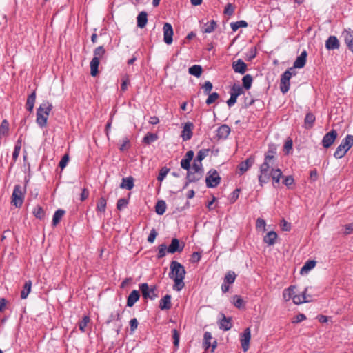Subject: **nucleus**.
<instances>
[{
  "instance_id": "864d4df0",
  "label": "nucleus",
  "mask_w": 353,
  "mask_h": 353,
  "mask_svg": "<svg viewBox=\"0 0 353 353\" xmlns=\"http://www.w3.org/2000/svg\"><path fill=\"white\" fill-rule=\"evenodd\" d=\"M208 95V99L205 101V103L209 105L214 103L219 98V94L217 92H212L210 93Z\"/></svg>"
},
{
  "instance_id": "9d476101",
  "label": "nucleus",
  "mask_w": 353,
  "mask_h": 353,
  "mask_svg": "<svg viewBox=\"0 0 353 353\" xmlns=\"http://www.w3.org/2000/svg\"><path fill=\"white\" fill-rule=\"evenodd\" d=\"M243 93V88L239 84L234 83L230 91V97L227 101L228 105L229 107L234 105L236 103L238 97Z\"/></svg>"
},
{
  "instance_id": "e2e57ef3",
  "label": "nucleus",
  "mask_w": 353,
  "mask_h": 353,
  "mask_svg": "<svg viewBox=\"0 0 353 353\" xmlns=\"http://www.w3.org/2000/svg\"><path fill=\"white\" fill-rule=\"evenodd\" d=\"M130 83L129 77L125 74L122 78V83L121 85V90L125 92L128 89V85Z\"/></svg>"
},
{
  "instance_id": "de8ad7c7",
  "label": "nucleus",
  "mask_w": 353,
  "mask_h": 353,
  "mask_svg": "<svg viewBox=\"0 0 353 353\" xmlns=\"http://www.w3.org/2000/svg\"><path fill=\"white\" fill-rule=\"evenodd\" d=\"M232 304L238 309L241 308L244 305V301L239 295L232 296Z\"/></svg>"
},
{
  "instance_id": "f3484780",
  "label": "nucleus",
  "mask_w": 353,
  "mask_h": 353,
  "mask_svg": "<svg viewBox=\"0 0 353 353\" xmlns=\"http://www.w3.org/2000/svg\"><path fill=\"white\" fill-rule=\"evenodd\" d=\"M342 35L347 48L353 53V30L351 28L345 29Z\"/></svg>"
},
{
  "instance_id": "58836bf2",
  "label": "nucleus",
  "mask_w": 353,
  "mask_h": 353,
  "mask_svg": "<svg viewBox=\"0 0 353 353\" xmlns=\"http://www.w3.org/2000/svg\"><path fill=\"white\" fill-rule=\"evenodd\" d=\"M253 81L252 76L250 74H247L245 76H243L242 79V83H243V89L245 88V90L250 89L252 86V83Z\"/></svg>"
},
{
  "instance_id": "423d86ee",
  "label": "nucleus",
  "mask_w": 353,
  "mask_h": 353,
  "mask_svg": "<svg viewBox=\"0 0 353 353\" xmlns=\"http://www.w3.org/2000/svg\"><path fill=\"white\" fill-rule=\"evenodd\" d=\"M139 287L144 299L154 300L159 296L156 292L157 290L156 285L150 287L147 283H143L139 284Z\"/></svg>"
},
{
  "instance_id": "0eeeda50",
  "label": "nucleus",
  "mask_w": 353,
  "mask_h": 353,
  "mask_svg": "<svg viewBox=\"0 0 353 353\" xmlns=\"http://www.w3.org/2000/svg\"><path fill=\"white\" fill-rule=\"evenodd\" d=\"M170 278H185L186 271L184 266L176 261H172L170 265Z\"/></svg>"
},
{
  "instance_id": "603ef678",
  "label": "nucleus",
  "mask_w": 353,
  "mask_h": 353,
  "mask_svg": "<svg viewBox=\"0 0 353 353\" xmlns=\"http://www.w3.org/2000/svg\"><path fill=\"white\" fill-rule=\"evenodd\" d=\"M90 317L88 316H84L81 321L79 323V327L81 332H84L85 331V327L88 325V323L90 322Z\"/></svg>"
},
{
  "instance_id": "338daca9",
  "label": "nucleus",
  "mask_w": 353,
  "mask_h": 353,
  "mask_svg": "<svg viewBox=\"0 0 353 353\" xmlns=\"http://www.w3.org/2000/svg\"><path fill=\"white\" fill-rule=\"evenodd\" d=\"M202 164L201 163H197L196 161H194L192 167L190 168V170L193 172L201 173L202 174L203 173V169L201 168Z\"/></svg>"
},
{
  "instance_id": "ddd939ff",
  "label": "nucleus",
  "mask_w": 353,
  "mask_h": 353,
  "mask_svg": "<svg viewBox=\"0 0 353 353\" xmlns=\"http://www.w3.org/2000/svg\"><path fill=\"white\" fill-rule=\"evenodd\" d=\"M163 41L168 44L170 45L173 41V28L170 23H165L163 25Z\"/></svg>"
},
{
  "instance_id": "72a5a7b5",
  "label": "nucleus",
  "mask_w": 353,
  "mask_h": 353,
  "mask_svg": "<svg viewBox=\"0 0 353 353\" xmlns=\"http://www.w3.org/2000/svg\"><path fill=\"white\" fill-rule=\"evenodd\" d=\"M65 213V210L62 209H59L57 211H55L52 218V226H56L61 221Z\"/></svg>"
},
{
  "instance_id": "473e14b6",
  "label": "nucleus",
  "mask_w": 353,
  "mask_h": 353,
  "mask_svg": "<svg viewBox=\"0 0 353 353\" xmlns=\"http://www.w3.org/2000/svg\"><path fill=\"white\" fill-rule=\"evenodd\" d=\"M188 72L190 74L199 78L202 74L203 68L200 65H194L189 68Z\"/></svg>"
},
{
  "instance_id": "c9c22d12",
  "label": "nucleus",
  "mask_w": 353,
  "mask_h": 353,
  "mask_svg": "<svg viewBox=\"0 0 353 353\" xmlns=\"http://www.w3.org/2000/svg\"><path fill=\"white\" fill-rule=\"evenodd\" d=\"M32 281L30 280L26 281L23 285V289L21 292V298L25 299L28 297L31 291Z\"/></svg>"
},
{
  "instance_id": "4d7b16f0",
  "label": "nucleus",
  "mask_w": 353,
  "mask_h": 353,
  "mask_svg": "<svg viewBox=\"0 0 353 353\" xmlns=\"http://www.w3.org/2000/svg\"><path fill=\"white\" fill-rule=\"evenodd\" d=\"M128 199L125 198H121L117 201V208L118 210H122L123 208H126L128 204Z\"/></svg>"
},
{
  "instance_id": "f257e3e1",
  "label": "nucleus",
  "mask_w": 353,
  "mask_h": 353,
  "mask_svg": "<svg viewBox=\"0 0 353 353\" xmlns=\"http://www.w3.org/2000/svg\"><path fill=\"white\" fill-rule=\"evenodd\" d=\"M52 108V103L48 101H43L37 108L36 122L40 128H43L47 125L48 118Z\"/></svg>"
},
{
  "instance_id": "b1692460",
  "label": "nucleus",
  "mask_w": 353,
  "mask_h": 353,
  "mask_svg": "<svg viewBox=\"0 0 353 353\" xmlns=\"http://www.w3.org/2000/svg\"><path fill=\"white\" fill-rule=\"evenodd\" d=\"M171 299V295H165L159 301V308L161 310H170L172 307Z\"/></svg>"
},
{
  "instance_id": "a211bd4d",
  "label": "nucleus",
  "mask_w": 353,
  "mask_h": 353,
  "mask_svg": "<svg viewBox=\"0 0 353 353\" xmlns=\"http://www.w3.org/2000/svg\"><path fill=\"white\" fill-rule=\"evenodd\" d=\"M325 48L327 50H338L340 48V42L336 36H330L325 41Z\"/></svg>"
},
{
  "instance_id": "9b49d317",
  "label": "nucleus",
  "mask_w": 353,
  "mask_h": 353,
  "mask_svg": "<svg viewBox=\"0 0 353 353\" xmlns=\"http://www.w3.org/2000/svg\"><path fill=\"white\" fill-rule=\"evenodd\" d=\"M185 247V243L183 241H180L176 238H173L171 241V243L168 245L167 252L170 254H174L175 252H181Z\"/></svg>"
},
{
  "instance_id": "6e6552de",
  "label": "nucleus",
  "mask_w": 353,
  "mask_h": 353,
  "mask_svg": "<svg viewBox=\"0 0 353 353\" xmlns=\"http://www.w3.org/2000/svg\"><path fill=\"white\" fill-rule=\"evenodd\" d=\"M221 178L218 172L214 169H211L207 173L205 178L206 186L208 188H214L219 185Z\"/></svg>"
},
{
  "instance_id": "f704fd0d",
  "label": "nucleus",
  "mask_w": 353,
  "mask_h": 353,
  "mask_svg": "<svg viewBox=\"0 0 353 353\" xmlns=\"http://www.w3.org/2000/svg\"><path fill=\"white\" fill-rule=\"evenodd\" d=\"M166 210V203L163 200H159L155 205V212L159 215H163Z\"/></svg>"
},
{
  "instance_id": "ea45409f",
  "label": "nucleus",
  "mask_w": 353,
  "mask_h": 353,
  "mask_svg": "<svg viewBox=\"0 0 353 353\" xmlns=\"http://www.w3.org/2000/svg\"><path fill=\"white\" fill-rule=\"evenodd\" d=\"M216 27V21L214 20H211L209 23L205 24L202 32L203 33H211L215 30Z\"/></svg>"
},
{
  "instance_id": "f8f14e48",
  "label": "nucleus",
  "mask_w": 353,
  "mask_h": 353,
  "mask_svg": "<svg viewBox=\"0 0 353 353\" xmlns=\"http://www.w3.org/2000/svg\"><path fill=\"white\" fill-rule=\"evenodd\" d=\"M337 135V132L335 130H332L326 133L322 139L323 146L325 148H329L336 140Z\"/></svg>"
},
{
  "instance_id": "774afa93",
  "label": "nucleus",
  "mask_w": 353,
  "mask_h": 353,
  "mask_svg": "<svg viewBox=\"0 0 353 353\" xmlns=\"http://www.w3.org/2000/svg\"><path fill=\"white\" fill-rule=\"evenodd\" d=\"M201 258V254L199 252H194L190 257V262L192 263H198Z\"/></svg>"
},
{
  "instance_id": "2f4dec72",
  "label": "nucleus",
  "mask_w": 353,
  "mask_h": 353,
  "mask_svg": "<svg viewBox=\"0 0 353 353\" xmlns=\"http://www.w3.org/2000/svg\"><path fill=\"white\" fill-rule=\"evenodd\" d=\"M283 177V174L279 168L272 169L270 178L272 179L273 184H278L280 182V179Z\"/></svg>"
},
{
  "instance_id": "7ed1b4c3",
  "label": "nucleus",
  "mask_w": 353,
  "mask_h": 353,
  "mask_svg": "<svg viewBox=\"0 0 353 353\" xmlns=\"http://www.w3.org/2000/svg\"><path fill=\"white\" fill-rule=\"evenodd\" d=\"M94 57L90 61V74L92 77H96L99 73V65L100 63V59L105 54V50L103 46L96 48L93 52Z\"/></svg>"
},
{
  "instance_id": "6ab92c4d",
  "label": "nucleus",
  "mask_w": 353,
  "mask_h": 353,
  "mask_svg": "<svg viewBox=\"0 0 353 353\" xmlns=\"http://www.w3.org/2000/svg\"><path fill=\"white\" fill-rule=\"evenodd\" d=\"M194 128V124L192 122H187L183 126V129L181 132V137L183 141H188L192 137V130Z\"/></svg>"
},
{
  "instance_id": "bf43d9fd",
  "label": "nucleus",
  "mask_w": 353,
  "mask_h": 353,
  "mask_svg": "<svg viewBox=\"0 0 353 353\" xmlns=\"http://www.w3.org/2000/svg\"><path fill=\"white\" fill-rule=\"evenodd\" d=\"M169 171H170L169 168H168L166 167H163L159 171V175L157 176V180L159 181H162L164 179V178L166 176V175L168 174Z\"/></svg>"
},
{
  "instance_id": "aec40b11",
  "label": "nucleus",
  "mask_w": 353,
  "mask_h": 353,
  "mask_svg": "<svg viewBox=\"0 0 353 353\" xmlns=\"http://www.w3.org/2000/svg\"><path fill=\"white\" fill-rule=\"evenodd\" d=\"M232 69L236 73L243 74L247 70V64L241 59L232 62Z\"/></svg>"
},
{
  "instance_id": "5701e85b",
  "label": "nucleus",
  "mask_w": 353,
  "mask_h": 353,
  "mask_svg": "<svg viewBox=\"0 0 353 353\" xmlns=\"http://www.w3.org/2000/svg\"><path fill=\"white\" fill-rule=\"evenodd\" d=\"M140 298V293L138 290H134L127 298V306L132 307Z\"/></svg>"
},
{
  "instance_id": "393cba45",
  "label": "nucleus",
  "mask_w": 353,
  "mask_h": 353,
  "mask_svg": "<svg viewBox=\"0 0 353 353\" xmlns=\"http://www.w3.org/2000/svg\"><path fill=\"white\" fill-rule=\"evenodd\" d=\"M134 178L131 176L128 177H123L119 185L120 188L126 189L128 190H131L134 188Z\"/></svg>"
},
{
  "instance_id": "8fccbe9b",
  "label": "nucleus",
  "mask_w": 353,
  "mask_h": 353,
  "mask_svg": "<svg viewBox=\"0 0 353 353\" xmlns=\"http://www.w3.org/2000/svg\"><path fill=\"white\" fill-rule=\"evenodd\" d=\"M168 247L165 244H161L158 247V253L157 258L158 259L163 258L166 255Z\"/></svg>"
},
{
  "instance_id": "052dcab7",
  "label": "nucleus",
  "mask_w": 353,
  "mask_h": 353,
  "mask_svg": "<svg viewBox=\"0 0 353 353\" xmlns=\"http://www.w3.org/2000/svg\"><path fill=\"white\" fill-rule=\"evenodd\" d=\"M240 191V189L236 188L230 194L229 200L231 203H234L238 199Z\"/></svg>"
},
{
  "instance_id": "a19ab883",
  "label": "nucleus",
  "mask_w": 353,
  "mask_h": 353,
  "mask_svg": "<svg viewBox=\"0 0 353 353\" xmlns=\"http://www.w3.org/2000/svg\"><path fill=\"white\" fill-rule=\"evenodd\" d=\"M236 276L237 275L234 271L230 270L226 272L223 279V281H225V283H226L231 285L234 283Z\"/></svg>"
},
{
  "instance_id": "cd10ccee",
  "label": "nucleus",
  "mask_w": 353,
  "mask_h": 353,
  "mask_svg": "<svg viewBox=\"0 0 353 353\" xmlns=\"http://www.w3.org/2000/svg\"><path fill=\"white\" fill-rule=\"evenodd\" d=\"M316 121L315 116L312 112H307L304 119V127L305 129H311Z\"/></svg>"
},
{
  "instance_id": "6e6d98bb",
  "label": "nucleus",
  "mask_w": 353,
  "mask_h": 353,
  "mask_svg": "<svg viewBox=\"0 0 353 353\" xmlns=\"http://www.w3.org/2000/svg\"><path fill=\"white\" fill-rule=\"evenodd\" d=\"M201 88L203 90V93L207 95V94H209L212 88H213V85L212 83L209 81H206L202 85H201Z\"/></svg>"
},
{
  "instance_id": "a18cd8bd",
  "label": "nucleus",
  "mask_w": 353,
  "mask_h": 353,
  "mask_svg": "<svg viewBox=\"0 0 353 353\" xmlns=\"http://www.w3.org/2000/svg\"><path fill=\"white\" fill-rule=\"evenodd\" d=\"M212 339V334L210 332H205L203 335V345L205 350L211 346V340Z\"/></svg>"
},
{
  "instance_id": "09e8293b",
  "label": "nucleus",
  "mask_w": 353,
  "mask_h": 353,
  "mask_svg": "<svg viewBox=\"0 0 353 353\" xmlns=\"http://www.w3.org/2000/svg\"><path fill=\"white\" fill-rule=\"evenodd\" d=\"M209 151V149L200 150L197 153L195 161H199L201 163L208 155Z\"/></svg>"
},
{
  "instance_id": "4be33fe9",
  "label": "nucleus",
  "mask_w": 353,
  "mask_h": 353,
  "mask_svg": "<svg viewBox=\"0 0 353 353\" xmlns=\"http://www.w3.org/2000/svg\"><path fill=\"white\" fill-rule=\"evenodd\" d=\"M307 56V53L306 50H303L301 54L297 57L293 64L292 68H294V70L295 68H302L305 66L306 63Z\"/></svg>"
},
{
  "instance_id": "c756f323",
  "label": "nucleus",
  "mask_w": 353,
  "mask_h": 353,
  "mask_svg": "<svg viewBox=\"0 0 353 353\" xmlns=\"http://www.w3.org/2000/svg\"><path fill=\"white\" fill-rule=\"evenodd\" d=\"M316 264V261L314 260L307 261L303 266L301 268L300 273L301 274H307L309 271L313 269Z\"/></svg>"
},
{
  "instance_id": "5fc2aeb1",
  "label": "nucleus",
  "mask_w": 353,
  "mask_h": 353,
  "mask_svg": "<svg viewBox=\"0 0 353 353\" xmlns=\"http://www.w3.org/2000/svg\"><path fill=\"white\" fill-rule=\"evenodd\" d=\"M293 303L296 305H299L303 303L310 302V300L307 299L306 297H302L301 295H296V294L293 296L292 299Z\"/></svg>"
},
{
  "instance_id": "69168bd1",
  "label": "nucleus",
  "mask_w": 353,
  "mask_h": 353,
  "mask_svg": "<svg viewBox=\"0 0 353 353\" xmlns=\"http://www.w3.org/2000/svg\"><path fill=\"white\" fill-rule=\"evenodd\" d=\"M276 154V146L274 144H270L268 145V151L265 152V155H270L275 157Z\"/></svg>"
},
{
  "instance_id": "dca6fc26",
  "label": "nucleus",
  "mask_w": 353,
  "mask_h": 353,
  "mask_svg": "<svg viewBox=\"0 0 353 353\" xmlns=\"http://www.w3.org/2000/svg\"><path fill=\"white\" fill-rule=\"evenodd\" d=\"M254 161H255L254 157L251 156L249 158H248L246 160L241 162L238 165L239 174L242 175L245 172H247L249 170V168H251L252 165L254 164Z\"/></svg>"
},
{
  "instance_id": "bb28decb",
  "label": "nucleus",
  "mask_w": 353,
  "mask_h": 353,
  "mask_svg": "<svg viewBox=\"0 0 353 353\" xmlns=\"http://www.w3.org/2000/svg\"><path fill=\"white\" fill-rule=\"evenodd\" d=\"M277 237L278 235L274 231H270L264 236L263 241L268 245H273L276 243Z\"/></svg>"
},
{
  "instance_id": "4c0bfd02",
  "label": "nucleus",
  "mask_w": 353,
  "mask_h": 353,
  "mask_svg": "<svg viewBox=\"0 0 353 353\" xmlns=\"http://www.w3.org/2000/svg\"><path fill=\"white\" fill-rule=\"evenodd\" d=\"M158 135L155 133L148 132L143 139V143L150 145L158 139Z\"/></svg>"
},
{
  "instance_id": "f03ea898",
  "label": "nucleus",
  "mask_w": 353,
  "mask_h": 353,
  "mask_svg": "<svg viewBox=\"0 0 353 353\" xmlns=\"http://www.w3.org/2000/svg\"><path fill=\"white\" fill-rule=\"evenodd\" d=\"M28 182V180H26L25 186L23 188H22L20 185H14V190L11 196V203L16 208H19L23 205L25 194L26 192V185Z\"/></svg>"
},
{
  "instance_id": "c03bdc74",
  "label": "nucleus",
  "mask_w": 353,
  "mask_h": 353,
  "mask_svg": "<svg viewBox=\"0 0 353 353\" xmlns=\"http://www.w3.org/2000/svg\"><path fill=\"white\" fill-rule=\"evenodd\" d=\"M174 280V284L173 285V289L176 291L181 290L184 286L185 283L183 282V279L185 278H172Z\"/></svg>"
},
{
  "instance_id": "a878e982",
  "label": "nucleus",
  "mask_w": 353,
  "mask_h": 353,
  "mask_svg": "<svg viewBox=\"0 0 353 353\" xmlns=\"http://www.w3.org/2000/svg\"><path fill=\"white\" fill-rule=\"evenodd\" d=\"M148 22V14L145 11L141 12L137 17V27L143 28Z\"/></svg>"
},
{
  "instance_id": "4468645a",
  "label": "nucleus",
  "mask_w": 353,
  "mask_h": 353,
  "mask_svg": "<svg viewBox=\"0 0 353 353\" xmlns=\"http://www.w3.org/2000/svg\"><path fill=\"white\" fill-rule=\"evenodd\" d=\"M219 315L221 317L218 322L219 329L223 331L230 330L232 327V317H226L223 313H220Z\"/></svg>"
},
{
  "instance_id": "680f3d73",
  "label": "nucleus",
  "mask_w": 353,
  "mask_h": 353,
  "mask_svg": "<svg viewBox=\"0 0 353 353\" xmlns=\"http://www.w3.org/2000/svg\"><path fill=\"white\" fill-rule=\"evenodd\" d=\"M121 314L119 312H117L115 314L114 313H112L108 320L106 321V324H110L111 322H112L114 320H117V321H121Z\"/></svg>"
},
{
  "instance_id": "49530a36",
  "label": "nucleus",
  "mask_w": 353,
  "mask_h": 353,
  "mask_svg": "<svg viewBox=\"0 0 353 353\" xmlns=\"http://www.w3.org/2000/svg\"><path fill=\"white\" fill-rule=\"evenodd\" d=\"M248 23L243 20L238 21L236 22H233L230 23L231 28L234 32L236 31L241 27L246 28L248 27Z\"/></svg>"
},
{
  "instance_id": "3c124183",
  "label": "nucleus",
  "mask_w": 353,
  "mask_h": 353,
  "mask_svg": "<svg viewBox=\"0 0 353 353\" xmlns=\"http://www.w3.org/2000/svg\"><path fill=\"white\" fill-rule=\"evenodd\" d=\"M172 339H173V344L175 349H178L179 345L180 340V334L177 330L173 329L172 330Z\"/></svg>"
},
{
  "instance_id": "20e7f679",
  "label": "nucleus",
  "mask_w": 353,
  "mask_h": 353,
  "mask_svg": "<svg viewBox=\"0 0 353 353\" xmlns=\"http://www.w3.org/2000/svg\"><path fill=\"white\" fill-rule=\"evenodd\" d=\"M353 146V135L347 134L341 141V144L336 148L334 153L336 159H341L347 151Z\"/></svg>"
},
{
  "instance_id": "1a4fd4ad",
  "label": "nucleus",
  "mask_w": 353,
  "mask_h": 353,
  "mask_svg": "<svg viewBox=\"0 0 353 353\" xmlns=\"http://www.w3.org/2000/svg\"><path fill=\"white\" fill-rule=\"evenodd\" d=\"M270 165L263 163L259 169L260 174L258 176L259 185L263 187L265 183H267L271 176Z\"/></svg>"
},
{
  "instance_id": "412c9836",
  "label": "nucleus",
  "mask_w": 353,
  "mask_h": 353,
  "mask_svg": "<svg viewBox=\"0 0 353 353\" xmlns=\"http://www.w3.org/2000/svg\"><path fill=\"white\" fill-rule=\"evenodd\" d=\"M230 132V128L226 124H223L218 128L216 130V137L218 139H226Z\"/></svg>"
},
{
  "instance_id": "c85d7f7f",
  "label": "nucleus",
  "mask_w": 353,
  "mask_h": 353,
  "mask_svg": "<svg viewBox=\"0 0 353 353\" xmlns=\"http://www.w3.org/2000/svg\"><path fill=\"white\" fill-rule=\"evenodd\" d=\"M35 101H36V91L34 90L30 94L28 95V97L27 98L26 108L28 112H32L33 111Z\"/></svg>"
},
{
  "instance_id": "7c9ffc66",
  "label": "nucleus",
  "mask_w": 353,
  "mask_h": 353,
  "mask_svg": "<svg viewBox=\"0 0 353 353\" xmlns=\"http://www.w3.org/2000/svg\"><path fill=\"white\" fill-rule=\"evenodd\" d=\"M296 287L294 285H290L289 288L285 289L283 292V296L285 301H288L292 299L295 294Z\"/></svg>"
},
{
  "instance_id": "2eb2a0df",
  "label": "nucleus",
  "mask_w": 353,
  "mask_h": 353,
  "mask_svg": "<svg viewBox=\"0 0 353 353\" xmlns=\"http://www.w3.org/2000/svg\"><path fill=\"white\" fill-rule=\"evenodd\" d=\"M251 339V332L249 327L244 330L241 335V345L244 352H246L250 347V341Z\"/></svg>"
},
{
  "instance_id": "37998d69",
  "label": "nucleus",
  "mask_w": 353,
  "mask_h": 353,
  "mask_svg": "<svg viewBox=\"0 0 353 353\" xmlns=\"http://www.w3.org/2000/svg\"><path fill=\"white\" fill-rule=\"evenodd\" d=\"M34 216L39 220H43L45 218V211L43 208L40 205H37L32 212Z\"/></svg>"
},
{
  "instance_id": "e433bc0d",
  "label": "nucleus",
  "mask_w": 353,
  "mask_h": 353,
  "mask_svg": "<svg viewBox=\"0 0 353 353\" xmlns=\"http://www.w3.org/2000/svg\"><path fill=\"white\" fill-rule=\"evenodd\" d=\"M106 204V199L104 197L99 198L97 203L96 211L100 213H105Z\"/></svg>"
},
{
  "instance_id": "79ce46f5",
  "label": "nucleus",
  "mask_w": 353,
  "mask_h": 353,
  "mask_svg": "<svg viewBox=\"0 0 353 353\" xmlns=\"http://www.w3.org/2000/svg\"><path fill=\"white\" fill-rule=\"evenodd\" d=\"M9 132V123L6 119H3L0 125V138L7 136Z\"/></svg>"
},
{
  "instance_id": "0e129e2a",
  "label": "nucleus",
  "mask_w": 353,
  "mask_h": 353,
  "mask_svg": "<svg viewBox=\"0 0 353 353\" xmlns=\"http://www.w3.org/2000/svg\"><path fill=\"white\" fill-rule=\"evenodd\" d=\"M190 162L191 161L190 159L183 157L181 161V167L188 172L190 170Z\"/></svg>"
},
{
  "instance_id": "39448f33",
  "label": "nucleus",
  "mask_w": 353,
  "mask_h": 353,
  "mask_svg": "<svg viewBox=\"0 0 353 353\" xmlns=\"http://www.w3.org/2000/svg\"><path fill=\"white\" fill-rule=\"evenodd\" d=\"M296 72L294 68H290L285 71L282 74L280 80V90L283 94H285L290 90V79L292 76H295Z\"/></svg>"
},
{
  "instance_id": "13d9d810",
  "label": "nucleus",
  "mask_w": 353,
  "mask_h": 353,
  "mask_svg": "<svg viewBox=\"0 0 353 353\" xmlns=\"http://www.w3.org/2000/svg\"><path fill=\"white\" fill-rule=\"evenodd\" d=\"M70 160V156L68 154H64L61 161H59V166L61 170H63L68 165Z\"/></svg>"
}]
</instances>
